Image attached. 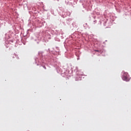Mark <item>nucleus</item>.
I'll return each mask as SVG.
<instances>
[{
    "instance_id": "f03ea898",
    "label": "nucleus",
    "mask_w": 131,
    "mask_h": 131,
    "mask_svg": "<svg viewBox=\"0 0 131 131\" xmlns=\"http://www.w3.org/2000/svg\"><path fill=\"white\" fill-rule=\"evenodd\" d=\"M95 52H99V50H95Z\"/></svg>"
},
{
    "instance_id": "7ed1b4c3",
    "label": "nucleus",
    "mask_w": 131,
    "mask_h": 131,
    "mask_svg": "<svg viewBox=\"0 0 131 131\" xmlns=\"http://www.w3.org/2000/svg\"><path fill=\"white\" fill-rule=\"evenodd\" d=\"M43 68H45V69H47V68H46V67H43Z\"/></svg>"
},
{
    "instance_id": "f257e3e1",
    "label": "nucleus",
    "mask_w": 131,
    "mask_h": 131,
    "mask_svg": "<svg viewBox=\"0 0 131 131\" xmlns=\"http://www.w3.org/2000/svg\"><path fill=\"white\" fill-rule=\"evenodd\" d=\"M129 75L127 72H124L122 78L123 80H124L125 81H129L130 78H129Z\"/></svg>"
}]
</instances>
